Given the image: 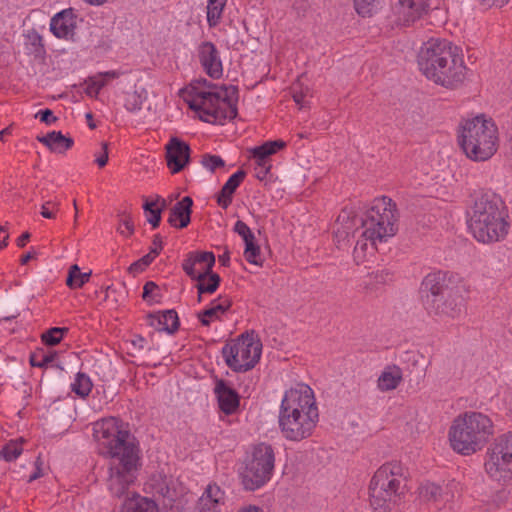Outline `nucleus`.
Here are the masks:
<instances>
[{
    "mask_svg": "<svg viewBox=\"0 0 512 512\" xmlns=\"http://www.w3.org/2000/svg\"><path fill=\"white\" fill-rule=\"evenodd\" d=\"M215 264V256L212 252L190 253L184 260L182 267L192 279L208 275Z\"/></svg>",
    "mask_w": 512,
    "mask_h": 512,
    "instance_id": "f3484780",
    "label": "nucleus"
},
{
    "mask_svg": "<svg viewBox=\"0 0 512 512\" xmlns=\"http://www.w3.org/2000/svg\"><path fill=\"white\" fill-rule=\"evenodd\" d=\"M90 272H81L78 265H72L68 272L66 284L72 289L81 288L90 278Z\"/></svg>",
    "mask_w": 512,
    "mask_h": 512,
    "instance_id": "72a5a7b5",
    "label": "nucleus"
},
{
    "mask_svg": "<svg viewBox=\"0 0 512 512\" xmlns=\"http://www.w3.org/2000/svg\"><path fill=\"white\" fill-rule=\"evenodd\" d=\"M309 93V90L306 88L305 91H298L296 86L293 87V99L297 105L300 107H304L307 104L306 97Z\"/></svg>",
    "mask_w": 512,
    "mask_h": 512,
    "instance_id": "603ef678",
    "label": "nucleus"
},
{
    "mask_svg": "<svg viewBox=\"0 0 512 512\" xmlns=\"http://www.w3.org/2000/svg\"><path fill=\"white\" fill-rule=\"evenodd\" d=\"M118 231L124 235L129 236L133 232V223L129 217L124 218L119 225Z\"/></svg>",
    "mask_w": 512,
    "mask_h": 512,
    "instance_id": "864d4df0",
    "label": "nucleus"
},
{
    "mask_svg": "<svg viewBox=\"0 0 512 512\" xmlns=\"http://www.w3.org/2000/svg\"><path fill=\"white\" fill-rule=\"evenodd\" d=\"M56 357V352H40L31 356L30 363L34 367L42 368L52 363Z\"/></svg>",
    "mask_w": 512,
    "mask_h": 512,
    "instance_id": "79ce46f5",
    "label": "nucleus"
},
{
    "mask_svg": "<svg viewBox=\"0 0 512 512\" xmlns=\"http://www.w3.org/2000/svg\"><path fill=\"white\" fill-rule=\"evenodd\" d=\"M76 23L72 10H63L51 19L50 30L57 38L71 39L75 35Z\"/></svg>",
    "mask_w": 512,
    "mask_h": 512,
    "instance_id": "6ab92c4d",
    "label": "nucleus"
},
{
    "mask_svg": "<svg viewBox=\"0 0 512 512\" xmlns=\"http://www.w3.org/2000/svg\"><path fill=\"white\" fill-rule=\"evenodd\" d=\"M244 244L245 259L251 264L261 266L263 263V259L261 256L260 247L256 244L255 238L251 239L249 242H244Z\"/></svg>",
    "mask_w": 512,
    "mask_h": 512,
    "instance_id": "c9c22d12",
    "label": "nucleus"
},
{
    "mask_svg": "<svg viewBox=\"0 0 512 512\" xmlns=\"http://www.w3.org/2000/svg\"><path fill=\"white\" fill-rule=\"evenodd\" d=\"M30 238V234L29 233H23L18 239H17V245L19 247H24L27 243V241L29 240Z\"/></svg>",
    "mask_w": 512,
    "mask_h": 512,
    "instance_id": "bf43d9fd",
    "label": "nucleus"
},
{
    "mask_svg": "<svg viewBox=\"0 0 512 512\" xmlns=\"http://www.w3.org/2000/svg\"><path fill=\"white\" fill-rule=\"evenodd\" d=\"M397 209L392 199L375 198L362 220V234L354 248V256L362 261L367 252H374L378 243L387 242L397 233Z\"/></svg>",
    "mask_w": 512,
    "mask_h": 512,
    "instance_id": "20e7f679",
    "label": "nucleus"
},
{
    "mask_svg": "<svg viewBox=\"0 0 512 512\" xmlns=\"http://www.w3.org/2000/svg\"><path fill=\"white\" fill-rule=\"evenodd\" d=\"M458 486L456 482L445 485L431 482L422 484L418 490L422 509L426 512H452Z\"/></svg>",
    "mask_w": 512,
    "mask_h": 512,
    "instance_id": "ddd939ff",
    "label": "nucleus"
},
{
    "mask_svg": "<svg viewBox=\"0 0 512 512\" xmlns=\"http://www.w3.org/2000/svg\"><path fill=\"white\" fill-rule=\"evenodd\" d=\"M508 214L502 199L495 194L479 197L468 214V228L480 243L502 241L508 234Z\"/></svg>",
    "mask_w": 512,
    "mask_h": 512,
    "instance_id": "39448f33",
    "label": "nucleus"
},
{
    "mask_svg": "<svg viewBox=\"0 0 512 512\" xmlns=\"http://www.w3.org/2000/svg\"><path fill=\"white\" fill-rule=\"evenodd\" d=\"M96 163L99 167H104L107 164L108 161V151H107V144L103 143L101 147V151L99 154L96 155L95 158Z\"/></svg>",
    "mask_w": 512,
    "mask_h": 512,
    "instance_id": "5fc2aeb1",
    "label": "nucleus"
},
{
    "mask_svg": "<svg viewBox=\"0 0 512 512\" xmlns=\"http://www.w3.org/2000/svg\"><path fill=\"white\" fill-rule=\"evenodd\" d=\"M92 431L99 453L111 458L108 489L112 495L122 497L137 479L140 468L139 449L123 421L116 417L94 422Z\"/></svg>",
    "mask_w": 512,
    "mask_h": 512,
    "instance_id": "f257e3e1",
    "label": "nucleus"
},
{
    "mask_svg": "<svg viewBox=\"0 0 512 512\" xmlns=\"http://www.w3.org/2000/svg\"><path fill=\"white\" fill-rule=\"evenodd\" d=\"M146 267L138 260L132 263L129 267L130 272L139 273L142 272Z\"/></svg>",
    "mask_w": 512,
    "mask_h": 512,
    "instance_id": "4d7b16f0",
    "label": "nucleus"
},
{
    "mask_svg": "<svg viewBox=\"0 0 512 512\" xmlns=\"http://www.w3.org/2000/svg\"><path fill=\"white\" fill-rule=\"evenodd\" d=\"M234 231L243 239L244 242H249L255 238L251 229L243 222L238 220L234 225Z\"/></svg>",
    "mask_w": 512,
    "mask_h": 512,
    "instance_id": "49530a36",
    "label": "nucleus"
},
{
    "mask_svg": "<svg viewBox=\"0 0 512 512\" xmlns=\"http://www.w3.org/2000/svg\"><path fill=\"white\" fill-rule=\"evenodd\" d=\"M196 280L198 281L197 289H198L199 294H203V293L211 294V293L215 292L216 289L218 288L219 282H220V277L217 274L210 272L208 275L199 277Z\"/></svg>",
    "mask_w": 512,
    "mask_h": 512,
    "instance_id": "f704fd0d",
    "label": "nucleus"
},
{
    "mask_svg": "<svg viewBox=\"0 0 512 512\" xmlns=\"http://www.w3.org/2000/svg\"><path fill=\"white\" fill-rule=\"evenodd\" d=\"M406 472L399 461H389L374 473L370 486V503L376 512H399Z\"/></svg>",
    "mask_w": 512,
    "mask_h": 512,
    "instance_id": "6e6552de",
    "label": "nucleus"
},
{
    "mask_svg": "<svg viewBox=\"0 0 512 512\" xmlns=\"http://www.w3.org/2000/svg\"><path fill=\"white\" fill-rule=\"evenodd\" d=\"M262 344L253 333L242 334L222 349L226 364L234 371H247L259 361Z\"/></svg>",
    "mask_w": 512,
    "mask_h": 512,
    "instance_id": "9b49d317",
    "label": "nucleus"
},
{
    "mask_svg": "<svg viewBox=\"0 0 512 512\" xmlns=\"http://www.w3.org/2000/svg\"><path fill=\"white\" fill-rule=\"evenodd\" d=\"M498 129L485 115L462 120L458 128V144L467 158L486 161L497 151Z\"/></svg>",
    "mask_w": 512,
    "mask_h": 512,
    "instance_id": "1a4fd4ad",
    "label": "nucleus"
},
{
    "mask_svg": "<svg viewBox=\"0 0 512 512\" xmlns=\"http://www.w3.org/2000/svg\"><path fill=\"white\" fill-rule=\"evenodd\" d=\"M428 7L429 0H398V14L405 24L419 19Z\"/></svg>",
    "mask_w": 512,
    "mask_h": 512,
    "instance_id": "5701e85b",
    "label": "nucleus"
},
{
    "mask_svg": "<svg viewBox=\"0 0 512 512\" xmlns=\"http://www.w3.org/2000/svg\"><path fill=\"white\" fill-rule=\"evenodd\" d=\"M484 467L493 481L507 484L512 480V431L495 439L487 451Z\"/></svg>",
    "mask_w": 512,
    "mask_h": 512,
    "instance_id": "f8f14e48",
    "label": "nucleus"
},
{
    "mask_svg": "<svg viewBox=\"0 0 512 512\" xmlns=\"http://www.w3.org/2000/svg\"><path fill=\"white\" fill-rule=\"evenodd\" d=\"M234 192L230 190L228 187L223 185L218 197H217V203L219 206H221L223 209L228 208V206L232 202V195Z\"/></svg>",
    "mask_w": 512,
    "mask_h": 512,
    "instance_id": "de8ad7c7",
    "label": "nucleus"
},
{
    "mask_svg": "<svg viewBox=\"0 0 512 512\" xmlns=\"http://www.w3.org/2000/svg\"><path fill=\"white\" fill-rule=\"evenodd\" d=\"M121 512H158V506L153 500L135 494L124 501Z\"/></svg>",
    "mask_w": 512,
    "mask_h": 512,
    "instance_id": "c756f323",
    "label": "nucleus"
},
{
    "mask_svg": "<svg viewBox=\"0 0 512 512\" xmlns=\"http://www.w3.org/2000/svg\"><path fill=\"white\" fill-rule=\"evenodd\" d=\"M118 71H106L90 77L86 82L85 92L90 97H97L100 91L112 80L117 79Z\"/></svg>",
    "mask_w": 512,
    "mask_h": 512,
    "instance_id": "c85d7f7f",
    "label": "nucleus"
},
{
    "mask_svg": "<svg viewBox=\"0 0 512 512\" xmlns=\"http://www.w3.org/2000/svg\"><path fill=\"white\" fill-rule=\"evenodd\" d=\"M146 485L151 491L171 500L176 495L173 479L162 473L153 475Z\"/></svg>",
    "mask_w": 512,
    "mask_h": 512,
    "instance_id": "cd10ccee",
    "label": "nucleus"
},
{
    "mask_svg": "<svg viewBox=\"0 0 512 512\" xmlns=\"http://www.w3.org/2000/svg\"><path fill=\"white\" fill-rule=\"evenodd\" d=\"M494 434L492 419L478 411L458 414L448 428L447 438L451 449L463 456L480 451Z\"/></svg>",
    "mask_w": 512,
    "mask_h": 512,
    "instance_id": "0eeeda50",
    "label": "nucleus"
},
{
    "mask_svg": "<svg viewBox=\"0 0 512 512\" xmlns=\"http://www.w3.org/2000/svg\"><path fill=\"white\" fill-rule=\"evenodd\" d=\"M35 41H40V38L38 36H35Z\"/></svg>",
    "mask_w": 512,
    "mask_h": 512,
    "instance_id": "774afa93",
    "label": "nucleus"
},
{
    "mask_svg": "<svg viewBox=\"0 0 512 512\" xmlns=\"http://www.w3.org/2000/svg\"><path fill=\"white\" fill-rule=\"evenodd\" d=\"M214 392L217 396L219 407L224 413L231 414L238 408L239 396L237 392L223 380L217 381Z\"/></svg>",
    "mask_w": 512,
    "mask_h": 512,
    "instance_id": "4be33fe9",
    "label": "nucleus"
},
{
    "mask_svg": "<svg viewBox=\"0 0 512 512\" xmlns=\"http://www.w3.org/2000/svg\"><path fill=\"white\" fill-rule=\"evenodd\" d=\"M500 408L512 414V388H505L499 396Z\"/></svg>",
    "mask_w": 512,
    "mask_h": 512,
    "instance_id": "a18cd8bd",
    "label": "nucleus"
},
{
    "mask_svg": "<svg viewBox=\"0 0 512 512\" xmlns=\"http://www.w3.org/2000/svg\"><path fill=\"white\" fill-rule=\"evenodd\" d=\"M403 374L400 367L396 365L386 366L379 374L376 385L380 392L395 390L402 382Z\"/></svg>",
    "mask_w": 512,
    "mask_h": 512,
    "instance_id": "a878e982",
    "label": "nucleus"
},
{
    "mask_svg": "<svg viewBox=\"0 0 512 512\" xmlns=\"http://www.w3.org/2000/svg\"><path fill=\"white\" fill-rule=\"evenodd\" d=\"M162 248H163L162 239L160 236L157 235L154 237L150 252H152L154 255L157 256L160 253V251L162 250Z\"/></svg>",
    "mask_w": 512,
    "mask_h": 512,
    "instance_id": "6e6d98bb",
    "label": "nucleus"
},
{
    "mask_svg": "<svg viewBox=\"0 0 512 512\" xmlns=\"http://www.w3.org/2000/svg\"><path fill=\"white\" fill-rule=\"evenodd\" d=\"M142 298L148 304H155L161 301L160 288L154 282H147L143 287Z\"/></svg>",
    "mask_w": 512,
    "mask_h": 512,
    "instance_id": "ea45409f",
    "label": "nucleus"
},
{
    "mask_svg": "<svg viewBox=\"0 0 512 512\" xmlns=\"http://www.w3.org/2000/svg\"><path fill=\"white\" fill-rule=\"evenodd\" d=\"M58 208L59 202L56 200H48L42 204L40 213L44 218L54 219Z\"/></svg>",
    "mask_w": 512,
    "mask_h": 512,
    "instance_id": "c03bdc74",
    "label": "nucleus"
},
{
    "mask_svg": "<svg viewBox=\"0 0 512 512\" xmlns=\"http://www.w3.org/2000/svg\"><path fill=\"white\" fill-rule=\"evenodd\" d=\"M147 99V91L145 89H137L127 93L125 98V108L131 113H137L142 109Z\"/></svg>",
    "mask_w": 512,
    "mask_h": 512,
    "instance_id": "473e14b6",
    "label": "nucleus"
},
{
    "mask_svg": "<svg viewBox=\"0 0 512 512\" xmlns=\"http://www.w3.org/2000/svg\"><path fill=\"white\" fill-rule=\"evenodd\" d=\"M38 477H39V473L38 472L34 473V474L29 476V481L31 482V481L37 479Z\"/></svg>",
    "mask_w": 512,
    "mask_h": 512,
    "instance_id": "338daca9",
    "label": "nucleus"
},
{
    "mask_svg": "<svg viewBox=\"0 0 512 512\" xmlns=\"http://www.w3.org/2000/svg\"><path fill=\"white\" fill-rule=\"evenodd\" d=\"M32 257L33 256L31 253H27V254L23 255L21 258V263L26 264Z\"/></svg>",
    "mask_w": 512,
    "mask_h": 512,
    "instance_id": "0e129e2a",
    "label": "nucleus"
},
{
    "mask_svg": "<svg viewBox=\"0 0 512 512\" xmlns=\"http://www.w3.org/2000/svg\"><path fill=\"white\" fill-rule=\"evenodd\" d=\"M286 147V142L283 140L267 141L260 146L254 147L250 150L251 159L255 163V169L259 178L266 176L271 167V157L278 151Z\"/></svg>",
    "mask_w": 512,
    "mask_h": 512,
    "instance_id": "2eb2a0df",
    "label": "nucleus"
},
{
    "mask_svg": "<svg viewBox=\"0 0 512 512\" xmlns=\"http://www.w3.org/2000/svg\"><path fill=\"white\" fill-rule=\"evenodd\" d=\"M192 205V199L184 197L171 208L168 222L175 228L186 227L190 223Z\"/></svg>",
    "mask_w": 512,
    "mask_h": 512,
    "instance_id": "393cba45",
    "label": "nucleus"
},
{
    "mask_svg": "<svg viewBox=\"0 0 512 512\" xmlns=\"http://www.w3.org/2000/svg\"><path fill=\"white\" fill-rule=\"evenodd\" d=\"M37 140L55 153H64L73 145L72 138L63 135L60 131H52L44 136H38Z\"/></svg>",
    "mask_w": 512,
    "mask_h": 512,
    "instance_id": "bb28decb",
    "label": "nucleus"
},
{
    "mask_svg": "<svg viewBox=\"0 0 512 512\" xmlns=\"http://www.w3.org/2000/svg\"><path fill=\"white\" fill-rule=\"evenodd\" d=\"M164 202L159 205L158 202H147L144 209L147 216V221L155 228L159 225L161 220V208Z\"/></svg>",
    "mask_w": 512,
    "mask_h": 512,
    "instance_id": "a19ab883",
    "label": "nucleus"
},
{
    "mask_svg": "<svg viewBox=\"0 0 512 512\" xmlns=\"http://www.w3.org/2000/svg\"><path fill=\"white\" fill-rule=\"evenodd\" d=\"M231 300L227 296H219L212 300L208 307L198 314V319L204 326L220 320L222 316L230 309Z\"/></svg>",
    "mask_w": 512,
    "mask_h": 512,
    "instance_id": "412c9836",
    "label": "nucleus"
},
{
    "mask_svg": "<svg viewBox=\"0 0 512 512\" xmlns=\"http://www.w3.org/2000/svg\"><path fill=\"white\" fill-rule=\"evenodd\" d=\"M418 66L427 79L445 88H456L466 79L467 67L450 41L430 38L418 53Z\"/></svg>",
    "mask_w": 512,
    "mask_h": 512,
    "instance_id": "7ed1b4c3",
    "label": "nucleus"
},
{
    "mask_svg": "<svg viewBox=\"0 0 512 512\" xmlns=\"http://www.w3.org/2000/svg\"><path fill=\"white\" fill-rule=\"evenodd\" d=\"M190 148L188 144L176 137L166 144L167 166L172 173L180 172L189 162Z\"/></svg>",
    "mask_w": 512,
    "mask_h": 512,
    "instance_id": "a211bd4d",
    "label": "nucleus"
},
{
    "mask_svg": "<svg viewBox=\"0 0 512 512\" xmlns=\"http://www.w3.org/2000/svg\"><path fill=\"white\" fill-rule=\"evenodd\" d=\"M244 178L245 173L243 171H237L229 177V179L226 181L224 185L228 187L230 190H232V192H235L236 189L244 180Z\"/></svg>",
    "mask_w": 512,
    "mask_h": 512,
    "instance_id": "09e8293b",
    "label": "nucleus"
},
{
    "mask_svg": "<svg viewBox=\"0 0 512 512\" xmlns=\"http://www.w3.org/2000/svg\"><path fill=\"white\" fill-rule=\"evenodd\" d=\"M70 388L78 397L85 398L90 394L93 383L87 374L78 372L71 382Z\"/></svg>",
    "mask_w": 512,
    "mask_h": 512,
    "instance_id": "2f4dec72",
    "label": "nucleus"
},
{
    "mask_svg": "<svg viewBox=\"0 0 512 512\" xmlns=\"http://www.w3.org/2000/svg\"><path fill=\"white\" fill-rule=\"evenodd\" d=\"M197 58L208 76L219 79L223 75V64L219 50L210 41H204L197 47Z\"/></svg>",
    "mask_w": 512,
    "mask_h": 512,
    "instance_id": "dca6fc26",
    "label": "nucleus"
},
{
    "mask_svg": "<svg viewBox=\"0 0 512 512\" xmlns=\"http://www.w3.org/2000/svg\"><path fill=\"white\" fill-rule=\"evenodd\" d=\"M275 456L270 445L260 443L246 452L238 475L245 490L255 491L266 485L272 478Z\"/></svg>",
    "mask_w": 512,
    "mask_h": 512,
    "instance_id": "9d476101",
    "label": "nucleus"
},
{
    "mask_svg": "<svg viewBox=\"0 0 512 512\" xmlns=\"http://www.w3.org/2000/svg\"><path fill=\"white\" fill-rule=\"evenodd\" d=\"M227 0H207L206 14L209 27H216L222 19Z\"/></svg>",
    "mask_w": 512,
    "mask_h": 512,
    "instance_id": "7c9ffc66",
    "label": "nucleus"
},
{
    "mask_svg": "<svg viewBox=\"0 0 512 512\" xmlns=\"http://www.w3.org/2000/svg\"><path fill=\"white\" fill-rule=\"evenodd\" d=\"M35 117L48 125L53 124L57 120L50 109L39 110Z\"/></svg>",
    "mask_w": 512,
    "mask_h": 512,
    "instance_id": "3c124183",
    "label": "nucleus"
},
{
    "mask_svg": "<svg viewBox=\"0 0 512 512\" xmlns=\"http://www.w3.org/2000/svg\"><path fill=\"white\" fill-rule=\"evenodd\" d=\"M156 255H154L152 252H149L148 254H146L145 256H143L141 259H139V261L145 266L147 267L148 265H150L152 263V261L155 259Z\"/></svg>",
    "mask_w": 512,
    "mask_h": 512,
    "instance_id": "13d9d810",
    "label": "nucleus"
},
{
    "mask_svg": "<svg viewBox=\"0 0 512 512\" xmlns=\"http://www.w3.org/2000/svg\"><path fill=\"white\" fill-rule=\"evenodd\" d=\"M357 13L363 17L371 16L380 5V0H354Z\"/></svg>",
    "mask_w": 512,
    "mask_h": 512,
    "instance_id": "4c0bfd02",
    "label": "nucleus"
},
{
    "mask_svg": "<svg viewBox=\"0 0 512 512\" xmlns=\"http://www.w3.org/2000/svg\"><path fill=\"white\" fill-rule=\"evenodd\" d=\"M238 512H263V510L257 506L249 505V506L243 507Z\"/></svg>",
    "mask_w": 512,
    "mask_h": 512,
    "instance_id": "052dcab7",
    "label": "nucleus"
},
{
    "mask_svg": "<svg viewBox=\"0 0 512 512\" xmlns=\"http://www.w3.org/2000/svg\"><path fill=\"white\" fill-rule=\"evenodd\" d=\"M201 163L207 170L211 172L224 166L223 159L217 155H205L203 156Z\"/></svg>",
    "mask_w": 512,
    "mask_h": 512,
    "instance_id": "37998d69",
    "label": "nucleus"
},
{
    "mask_svg": "<svg viewBox=\"0 0 512 512\" xmlns=\"http://www.w3.org/2000/svg\"><path fill=\"white\" fill-rule=\"evenodd\" d=\"M183 99L202 121L208 123L223 124L236 116L229 89L223 86L197 82L183 91Z\"/></svg>",
    "mask_w": 512,
    "mask_h": 512,
    "instance_id": "423d86ee",
    "label": "nucleus"
},
{
    "mask_svg": "<svg viewBox=\"0 0 512 512\" xmlns=\"http://www.w3.org/2000/svg\"><path fill=\"white\" fill-rule=\"evenodd\" d=\"M149 324L157 331L173 334L178 330L179 318L174 310H165L150 315Z\"/></svg>",
    "mask_w": 512,
    "mask_h": 512,
    "instance_id": "b1692460",
    "label": "nucleus"
},
{
    "mask_svg": "<svg viewBox=\"0 0 512 512\" xmlns=\"http://www.w3.org/2000/svg\"><path fill=\"white\" fill-rule=\"evenodd\" d=\"M446 281V274L442 272L429 273L422 282V291L430 293L431 309L435 314H448L452 315L456 307L461 304L462 296L457 297L453 300V303L447 305L446 301H443L444 294L447 297L451 296V290L444 288Z\"/></svg>",
    "mask_w": 512,
    "mask_h": 512,
    "instance_id": "4468645a",
    "label": "nucleus"
},
{
    "mask_svg": "<svg viewBox=\"0 0 512 512\" xmlns=\"http://www.w3.org/2000/svg\"><path fill=\"white\" fill-rule=\"evenodd\" d=\"M229 260V257L227 255H223V256H220L219 258V261L223 264V265H226V263L228 262Z\"/></svg>",
    "mask_w": 512,
    "mask_h": 512,
    "instance_id": "69168bd1",
    "label": "nucleus"
},
{
    "mask_svg": "<svg viewBox=\"0 0 512 512\" xmlns=\"http://www.w3.org/2000/svg\"><path fill=\"white\" fill-rule=\"evenodd\" d=\"M7 238H8V235L5 233L4 228L0 227V248H3L6 246Z\"/></svg>",
    "mask_w": 512,
    "mask_h": 512,
    "instance_id": "680f3d73",
    "label": "nucleus"
},
{
    "mask_svg": "<svg viewBox=\"0 0 512 512\" xmlns=\"http://www.w3.org/2000/svg\"><path fill=\"white\" fill-rule=\"evenodd\" d=\"M225 504V493L216 484H209L198 500L199 512H221Z\"/></svg>",
    "mask_w": 512,
    "mask_h": 512,
    "instance_id": "aec40b11",
    "label": "nucleus"
},
{
    "mask_svg": "<svg viewBox=\"0 0 512 512\" xmlns=\"http://www.w3.org/2000/svg\"><path fill=\"white\" fill-rule=\"evenodd\" d=\"M483 9L501 8L508 4L510 0H475Z\"/></svg>",
    "mask_w": 512,
    "mask_h": 512,
    "instance_id": "8fccbe9b",
    "label": "nucleus"
},
{
    "mask_svg": "<svg viewBox=\"0 0 512 512\" xmlns=\"http://www.w3.org/2000/svg\"><path fill=\"white\" fill-rule=\"evenodd\" d=\"M319 419L314 391L305 383H297L284 392L278 425L282 436L289 441L310 437Z\"/></svg>",
    "mask_w": 512,
    "mask_h": 512,
    "instance_id": "f03ea898",
    "label": "nucleus"
},
{
    "mask_svg": "<svg viewBox=\"0 0 512 512\" xmlns=\"http://www.w3.org/2000/svg\"><path fill=\"white\" fill-rule=\"evenodd\" d=\"M86 3L94 6H100L106 3L108 0H84Z\"/></svg>",
    "mask_w": 512,
    "mask_h": 512,
    "instance_id": "e2e57ef3",
    "label": "nucleus"
},
{
    "mask_svg": "<svg viewBox=\"0 0 512 512\" xmlns=\"http://www.w3.org/2000/svg\"><path fill=\"white\" fill-rule=\"evenodd\" d=\"M67 332V328L54 327L43 333L41 339L46 345L54 346L62 341Z\"/></svg>",
    "mask_w": 512,
    "mask_h": 512,
    "instance_id": "58836bf2",
    "label": "nucleus"
},
{
    "mask_svg": "<svg viewBox=\"0 0 512 512\" xmlns=\"http://www.w3.org/2000/svg\"><path fill=\"white\" fill-rule=\"evenodd\" d=\"M22 453V441L12 440L8 442L0 451V455L6 461H13L17 459Z\"/></svg>",
    "mask_w": 512,
    "mask_h": 512,
    "instance_id": "e433bc0d",
    "label": "nucleus"
}]
</instances>
